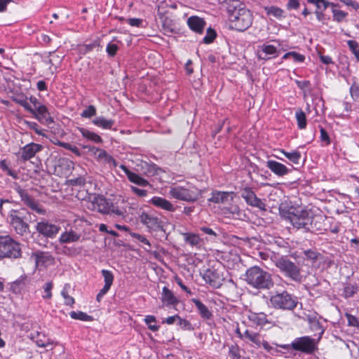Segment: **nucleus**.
<instances>
[{"instance_id": "0e129e2a", "label": "nucleus", "mask_w": 359, "mask_h": 359, "mask_svg": "<svg viewBox=\"0 0 359 359\" xmlns=\"http://www.w3.org/2000/svg\"><path fill=\"white\" fill-rule=\"evenodd\" d=\"M127 22L132 27H140L142 26L143 20L140 18H128Z\"/></svg>"}, {"instance_id": "4be33fe9", "label": "nucleus", "mask_w": 359, "mask_h": 359, "mask_svg": "<svg viewBox=\"0 0 359 359\" xmlns=\"http://www.w3.org/2000/svg\"><path fill=\"white\" fill-rule=\"evenodd\" d=\"M187 24L192 31L198 34H202L206 22L201 18L198 16H191L187 20Z\"/></svg>"}, {"instance_id": "cd10ccee", "label": "nucleus", "mask_w": 359, "mask_h": 359, "mask_svg": "<svg viewBox=\"0 0 359 359\" xmlns=\"http://www.w3.org/2000/svg\"><path fill=\"white\" fill-rule=\"evenodd\" d=\"M140 167L142 172L149 177L158 175V170H161L154 163H149L147 162H142Z\"/></svg>"}, {"instance_id": "9d476101", "label": "nucleus", "mask_w": 359, "mask_h": 359, "mask_svg": "<svg viewBox=\"0 0 359 359\" xmlns=\"http://www.w3.org/2000/svg\"><path fill=\"white\" fill-rule=\"evenodd\" d=\"M241 195L248 205L257 208L261 210H266L265 203L257 196L251 188L245 187L242 189Z\"/></svg>"}, {"instance_id": "864d4df0", "label": "nucleus", "mask_w": 359, "mask_h": 359, "mask_svg": "<svg viewBox=\"0 0 359 359\" xmlns=\"http://www.w3.org/2000/svg\"><path fill=\"white\" fill-rule=\"evenodd\" d=\"M345 316L348 321V325L351 327H359V317L346 313Z\"/></svg>"}, {"instance_id": "473e14b6", "label": "nucleus", "mask_w": 359, "mask_h": 359, "mask_svg": "<svg viewBox=\"0 0 359 359\" xmlns=\"http://www.w3.org/2000/svg\"><path fill=\"white\" fill-rule=\"evenodd\" d=\"M242 339H248L259 347L261 345L260 335L257 332H252L246 329L243 334Z\"/></svg>"}, {"instance_id": "8fccbe9b", "label": "nucleus", "mask_w": 359, "mask_h": 359, "mask_svg": "<svg viewBox=\"0 0 359 359\" xmlns=\"http://www.w3.org/2000/svg\"><path fill=\"white\" fill-rule=\"evenodd\" d=\"M101 273L102 276L104 277V285L111 286L114 278L111 271L106 269H102Z\"/></svg>"}, {"instance_id": "6ab92c4d", "label": "nucleus", "mask_w": 359, "mask_h": 359, "mask_svg": "<svg viewBox=\"0 0 359 359\" xmlns=\"http://www.w3.org/2000/svg\"><path fill=\"white\" fill-rule=\"evenodd\" d=\"M120 168L124 172L130 182L140 187H147L149 184L147 180L130 171L126 165H121Z\"/></svg>"}, {"instance_id": "0eeeda50", "label": "nucleus", "mask_w": 359, "mask_h": 359, "mask_svg": "<svg viewBox=\"0 0 359 359\" xmlns=\"http://www.w3.org/2000/svg\"><path fill=\"white\" fill-rule=\"evenodd\" d=\"M29 214L25 210H11L8 214L10 224L15 231L23 236L30 232L29 225L27 222V216Z\"/></svg>"}, {"instance_id": "052dcab7", "label": "nucleus", "mask_w": 359, "mask_h": 359, "mask_svg": "<svg viewBox=\"0 0 359 359\" xmlns=\"http://www.w3.org/2000/svg\"><path fill=\"white\" fill-rule=\"evenodd\" d=\"M177 324L183 330H191L192 329L191 323L186 320L182 319L179 316V318L177 320Z\"/></svg>"}, {"instance_id": "79ce46f5", "label": "nucleus", "mask_w": 359, "mask_h": 359, "mask_svg": "<svg viewBox=\"0 0 359 359\" xmlns=\"http://www.w3.org/2000/svg\"><path fill=\"white\" fill-rule=\"evenodd\" d=\"M289 57H292L294 62H303L305 60V56L299 53L292 51L286 53L283 56V59L286 60Z\"/></svg>"}, {"instance_id": "a878e982", "label": "nucleus", "mask_w": 359, "mask_h": 359, "mask_svg": "<svg viewBox=\"0 0 359 359\" xmlns=\"http://www.w3.org/2000/svg\"><path fill=\"white\" fill-rule=\"evenodd\" d=\"M81 235L78 234L74 231H64L59 238V242L60 243H69L72 242H76L80 239Z\"/></svg>"}, {"instance_id": "de8ad7c7", "label": "nucleus", "mask_w": 359, "mask_h": 359, "mask_svg": "<svg viewBox=\"0 0 359 359\" xmlns=\"http://www.w3.org/2000/svg\"><path fill=\"white\" fill-rule=\"evenodd\" d=\"M216 36L217 34L215 29H212L211 27H209L207 29L206 34L204 36L203 41L206 44L211 43L215 40Z\"/></svg>"}, {"instance_id": "4c0bfd02", "label": "nucleus", "mask_w": 359, "mask_h": 359, "mask_svg": "<svg viewBox=\"0 0 359 359\" xmlns=\"http://www.w3.org/2000/svg\"><path fill=\"white\" fill-rule=\"evenodd\" d=\"M69 316L73 319L80 320L81 321H92L93 318L82 311H71Z\"/></svg>"}, {"instance_id": "5701e85b", "label": "nucleus", "mask_w": 359, "mask_h": 359, "mask_svg": "<svg viewBox=\"0 0 359 359\" xmlns=\"http://www.w3.org/2000/svg\"><path fill=\"white\" fill-rule=\"evenodd\" d=\"M110 201L102 196L95 197L93 203L95 209L103 214H109Z\"/></svg>"}, {"instance_id": "aec40b11", "label": "nucleus", "mask_w": 359, "mask_h": 359, "mask_svg": "<svg viewBox=\"0 0 359 359\" xmlns=\"http://www.w3.org/2000/svg\"><path fill=\"white\" fill-rule=\"evenodd\" d=\"M266 167L276 175L283 177L289 173L290 169L285 165L273 161L269 160L266 161Z\"/></svg>"}, {"instance_id": "f3484780", "label": "nucleus", "mask_w": 359, "mask_h": 359, "mask_svg": "<svg viewBox=\"0 0 359 359\" xmlns=\"http://www.w3.org/2000/svg\"><path fill=\"white\" fill-rule=\"evenodd\" d=\"M211 195L208 201L215 203H226L233 201L235 193L233 191H215L212 192Z\"/></svg>"}, {"instance_id": "a211bd4d", "label": "nucleus", "mask_w": 359, "mask_h": 359, "mask_svg": "<svg viewBox=\"0 0 359 359\" xmlns=\"http://www.w3.org/2000/svg\"><path fill=\"white\" fill-rule=\"evenodd\" d=\"M203 278L206 283L215 288H219L222 285V279L220 278L219 273L214 269H207Z\"/></svg>"}, {"instance_id": "72a5a7b5", "label": "nucleus", "mask_w": 359, "mask_h": 359, "mask_svg": "<svg viewBox=\"0 0 359 359\" xmlns=\"http://www.w3.org/2000/svg\"><path fill=\"white\" fill-rule=\"evenodd\" d=\"M41 334L39 332H36V333H31L30 334V339L34 340L39 347H43L46 348L49 346H53V341L50 339H48L46 340H43L40 338Z\"/></svg>"}, {"instance_id": "7c9ffc66", "label": "nucleus", "mask_w": 359, "mask_h": 359, "mask_svg": "<svg viewBox=\"0 0 359 359\" xmlns=\"http://www.w3.org/2000/svg\"><path fill=\"white\" fill-rule=\"evenodd\" d=\"M82 136L87 140L95 143H102L103 142L102 137L97 133L89 130L88 129L81 128L79 129Z\"/></svg>"}, {"instance_id": "e433bc0d", "label": "nucleus", "mask_w": 359, "mask_h": 359, "mask_svg": "<svg viewBox=\"0 0 359 359\" xmlns=\"http://www.w3.org/2000/svg\"><path fill=\"white\" fill-rule=\"evenodd\" d=\"M265 11L267 15H272L277 19H281L285 17L283 15L284 11L277 6L266 7Z\"/></svg>"}, {"instance_id": "774afa93", "label": "nucleus", "mask_w": 359, "mask_h": 359, "mask_svg": "<svg viewBox=\"0 0 359 359\" xmlns=\"http://www.w3.org/2000/svg\"><path fill=\"white\" fill-rule=\"evenodd\" d=\"M70 184L73 186H84L86 184V179L83 177H79L70 180Z\"/></svg>"}, {"instance_id": "c756f323", "label": "nucleus", "mask_w": 359, "mask_h": 359, "mask_svg": "<svg viewBox=\"0 0 359 359\" xmlns=\"http://www.w3.org/2000/svg\"><path fill=\"white\" fill-rule=\"evenodd\" d=\"M93 123L103 129L110 130L114 125L115 121L112 119H107L103 116H98L93 120Z\"/></svg>"}, {"instance_id": "412c9836", "label": "nucleus", "mask_w": 359, "mask_h": 359, "mask_svg": "<svg viewBox=\"0 0 359 359\" xmlns=\"http://www.w3.org/2000/svg\"><path fill=\"white\" fill-rule=\"evenodd\" d=\"M150 202L154 206L169 212H175L177 208L171 202L159 196L153 197Z\"/></svg>"}, {"instance_id": "4468645a", "label": "nucleus", "mask_w": 359, "mask_h": 359, "mask_svg": "<svg viewBox=\"0 0 359 359\" xmlns=\"http://www.w3.org/2000/svg\"><path fill=\"white\" fill-rule=\"evenodd\" d=\"M30 113L42 124L49 126L54 123V120L51 117L48 108L43 104L39 107L38 109H34V112Z\"/></svg>"}, {"instance_id": "ddd939ff", "label": "nucleus", "mask_w": 359, "mask_h": 359, "mask_svg": "<svg viewBox=\"0 0 359 359\" xmlns=\"http://www.w3.org/2000/svg\"><path fill=\"white\" fill-rule=\"evenodd\" d=\"M18 193L20 196L22 201L30 209L39 214H45L46 210L41 207V205H40L39 202L31 196H29L25 191L20 189Z\"/></svg>"}, {"instance_id": "7ed1b4c3", "label": "nucleus", "mask_w": 359, "mask_h": 359, "mask_svg": "<svg viewBox=\"0 0 359 359\" xmlns=\"http://www.w3.org/2000/svg\"><path fill=\"white\" fill-rule=\"evenodd\" d=\"M281 216L297 229H304L306 231L312 228L313 216L312 213L305 209L291 208L287 211L280 212Z\"/></svg>"}, {"instance_id": "c85d7f7f", "label": "nucleus", "mask_w": 359, "mask_h": 359, "mask_svg": "<svg viewBox=\"0 0 359 359\" xmlns=\"http://www.w3.org/2000/svg\"><path fill=\"white\" fill-rule=\"evenodd\" d=\"M27 283V277L26 276H21L18 279L11 283V288L14 293L18 294L25 287Z\"/></svg>"}, {"instance_id": "13d9d810", "label": "nucleus", "mask_w": 359, "mask_h": 359, "mask_svg": "<svg viewBox=\"0 0 359 359\" xmlns=\"http://www.w3.org/2000/svg\"><path fill=\"white\" fill-rule=\"evenodd\" d=\"M61 294L65 299V304L72 306L74 304V299L68 294V292L66 290V286L63 288L61 292Z\"/></svg>"}, {"instance_id": "393cba45", "label": "nucleus", "mask_w": 359, "mask_h": 359, "mask_svg": "<svg viewBox=\"0 0 359 359\" xmlns=\"http://www.w3.org/2000/svg\"><path fill=\"white\" fill-rule=\"evenodd\" d=\"M191 302L195 304L200 316L203 319L209 320L212 316L211 311L208 307L198 299H192Z\"/></svg>"}, {"instance_id": "bf43d9fd", "label": "nucleus", "mask_w": 359, "mask_h": 359, "mask_svg": "<svg viewBox=\"0 0 359 359\" xmlns=\"http://www.w3.org/2000/svg\"><path fill=\"white\" fill-rule=\"evenodd\" d=\"M53 288V283L47 282L43 285V290L46 293L45 295L43 296V299H50L52 297L51 290Z\"/></svg>"}, {"instance_id": "58836bf2", "label": "nucleus", "mask_w": 359, "mask_h": 359, "mask_svg": "<svg viewBox=\"0 0 359 359\" xmlns=\"http://www.w3.org/2000/svg\"><path fill=\"white\" fill-rule=\"evenodd\" d=\"M295 117L299 129L306 127V118L305 113L302 109H298L295 113Z\"/></svg>"}, {"instance_id": "e2e57ef3", "label": "nucleus", "mask_w": 359, "mask_h": 359, "mask_svg": "<svg viewBox=\"0 0 359 359\" xmlns=\"http://www.w3.org/2000/svg\"><path fill=\"white\" fill-rule=\"evenodd\" d=\"M104 163L108 164L109 166L116 167V160L109 155L107 152L104 156L102 161Z\"/></svg>"}, {"instance_id": "c03bdc74", "label": "nucleus", "mask_w": 359, "mask_h": 359, "mask_svg": "<svg viewBox=\"0 0 359 359\" xmlns=\"http://www.w3.org/2000/svg\"><path fill=\"white\" fill-rule=\"evenodd\" d=\"M13 100L20 104V106L23 107L27 111L29 112H34V109L32 107L30 104L28 102L27 99L23 98L22 97H13Z\"/></svg>"}, {"instance_id": "2f4dec72", "label": "nucleus", "mask_w": 359, "mask_h": 359, "mask_svg": "<svg viewBox=\"0 0 359 359\" xmlns=\"http://www.w3.org/2000/svg\"><path fill=\"white\" fill-rule=\"evenodd\" d=\"M250 320L257 325L261 326L271 323V321L268 320L267 316L264 313H252L250 316Z\"/></svg>"}, {"instance_id": "603ef678", "label": "nucleus", "mask_w": 359, "mask_h": 359, "mask_svg": "<svg viewBox=\"0 0 359 359\" xmlns=\"http://www.w3.org/2000/svg\"><path fill=\"white\" fill-rule=\"evenodd\" d=\"M229 355L231 359H240V348L237 344H233L229 346Z\"/></svg>"}, {"instance_id": "a19ab883", "label": "nucleus", "mask_w": 359, "mask_h": 359, "mask_svg": "<svg viewBox=\"0 0 359 359\" xmlns=\"http://www.w3.org/2000/svg\"><path fill=\"white\" fill-rule=\"evenodd\" d=\"M125 212L126 211L123 208H120L116 204L110 202L108 215H112L114 216L123 217Z\"/></svg>"}, {"instance_id": "37998d69", "label": "nucleus", "mask_w": 359, "mask_h": 359, "mask_svg": "<svg viewBox=\"0 0 359 359\" xmlns=\"http://www.w3.org/2000/svg\"><path fill=\"white\" fill-rule=\"evenodd\" d=\"M156 321V318L154 316H145L144 322L147 325L148 328L153 332H156L160 328L159 325H156L155 324Z\"/></svg>"}, {"instance_id": "f8f14e48", "label": "nucleus", "mask_w": 359, "mask_h": 359, "mask_svg": "<svg viewBox=\"0 0 359 359\" xmlns=\"http://www.w3.org/2000/svg\"><path fill=\"white\" fill-rule=\"evenodd\" d=\"M60 227L55 224L48 222L46 220H43L37 222L36 225V230L40 234L45 237L53 238L58 233Z\"/></svg>"}, {"instance_id": "b1692460", "label": "nucleus", "mask_w": 359, "mask_h": 359, "mask_svg": "<svg viewBox=\"0 0 359 359\" xmlns=\"http://www.w3.org/2000/svg\"><path fill=\"white\" fill-rule=\"evenodd\" d=\"M161 301L166 306H175L178 304V299L167 287H163V288Z\"/></svg>"}, {"instance_id": "39448f33", "label": "nucleus", "mask_w": 359, "mask_h": 359, "mask_svg": "<svg viewBox=\"0 0 359 359\" xmlns=\"http://www.w3.org/2000/svg\"><path fill=\"white\" fill-rule=\"evenodd\" d=\"M169 194L175 199L187 202H195L201 197V190L187 183L186 186H175L171 187Z\"/></svg>"}, {"instance_id": "ea45409f", "label": "nucleus", "mask_w": 359, "mask_h": 359, "mask_svg": "<svg viewBox=\"0 0 359 359\" xmlns=\"http://www.w3.org/2000/svg\"><path fill=\"white\" fill-rule=\"evenodd\" d=\"M280 152L284 154V156L292 161L293 163L298 164L299 161L301 158V153L298 151H293L292 152H287L284 150H281Z\"/></svg>"}, {"instance_id": "9b49d317", "label": "nucleus", "mask_w": 359, "mask_h": 359, "mask_svg": "<svg viewBox=\"0 0 359 359\" xmlns=\"http://www.w3.org/2000/svg\"><path fill=\"white\" fill-rule=\"evenodd\" d=\"M139 218L141 223L152 231L163 229V221L153 214L142 212L140 215Z\"/></svg>"}, {"instance_id": "680f3d73", "label": "nucleus", "mask_w": 359, "mask_h": 359, "mask_svg": "<svg viewBox=\"0 0 359 359\" xmlns=\"http://www.w3.org/2000/svg\"><path fill=\"white\" fill-rule=\"evenodd\" d=\"M117 50H118V46L116 44L109 43L107 46L106 51L110 57L115 56Z\"/></svg>"}, {"instance_id": "6e6d98bb", "label": "nucleus", "mask_w": 359, "mask_h": 359, "mask_svg": "<svg viewBox=\"0 0 359 359\" xmlns=\"http://www.w3.org/2000/svg\"><path fill=\"white\" fill-rule=\"evenodd\" d=\"M332 13L334 20L338 22H341L348 15L347 13L343 11L336 9H332Z\"/></svg>"}, {"instance_id": "09e8293b", "label": "nucleus", "mask_w": 359, "mask_h": 359, "mask_svg": "<svg viewBox=\"0 0 359 359\" xmlns=\"http://www.w3.org/2000/svg\"><path fill=\"white\" fill-rule=\"evenodd\" d=\"M304 255L306 259L311 260L313 262H316L320 256V253L317 252L315 250H307L304 251Z\"/></svg>"}, {"instance_id": "49530a36", "label": "nucleus", "mask_w": 359, "mask_h": 359, "mask_svg": "<svg viewBox=\"0 0 359 359\" xmlns=\"http://www.w3.org/2000/svg\"><path fill=\"white\" fill-rule=\"evenodd\" d=\"M162 28L165 34H172L175 32V28L172 25V20L168 18H165L163 21Z\"/></svg>"}, {"instance_id": "c9c22d12", "label": "nucleus", "mask_w": 359, "mask_h": 359, "mask_svg": "<svg viewBox=\"0 0 359 359\" xmlns=\"http://www.w3.org/2000/svg\"><path fill=\"white\" fill-rule=\"evenodd\" d=\"M307 1L309 4H312L316 6V11H325L330 6H332V7L336 6V4L334 3H330L326 0H307Z\"/></svg>"}, {"instance_id": "dca6fc26", "label": "nucleus", "mask_w": 359, "mask_h": 359, "mask_svg": "<svg viewBox=\"0 0 359 359\" xmlns=\"http://www.w3.org/2000/svg\"><path fill=\"white\" fill-rule=\"evenodd\" d=\"M42 145L36 143H29L20 149V157L23 161H28L33 158L36 153L41 151Z\"/></svg>"}, {"instance_id": "f704fd0d", "label": "nucleus", "mask_w": 359, "mask_h": 359, "mask_svg": "<svg viewBox=\"0 0 359 359\" xmlns=\"http://www.w3.org/2000/svg\"><path fill=\"white\" fill-rule=\"evenodd\" d=\"M184 239L186 243L190 245L192 247L200 245L201 242L198 235L191 233H184Z\"/></svg>"}, {"instance_id": "69168bd1", "label": "nucleus", "mask_w": 359, "mask_h": 359, "mask_svg": "<svg viewBox=\"0 0 359 359\" xmlns=\"http://www.w3.org/2000/svg\"><path fill=\"white\" fill-rule=\"evenodd\" d=\"M355 292H356V290H355V287L352 285H348L344 287V293L345 297H346V298L353 297Z\"/></svg>"}, {"instance_id": "2eb2a0df", "label": "nucleus", "mask_w": 359, "mask_h": 359, "mask_svg": "<svg viewBox=\"0 0 359 359\" xmlns=\"http://www.w3.org/2000/svg\"><path fill=\"white\" fill-rule=\"evenodd\" d=\"M31 257L34 259L36 266H47L54 262V257L48 252L36 251L32 254Z\"/></svg>"}, {"instance_id": "f257e3e1", "label": "nucleus", "mask_w": 359, "mask_h": 359, "mask_svg": "<svg viewBox=\"0 0 359 359\" xmlns=\"http://www.w3.org/2000/svg\"><path fill=\"white\" fill-rule=\"evenodd\" d=\"M227 12L229 27L231 29L243 32L251 27L253 22L252 13L239 1L230 0L228 2Z\"/></svg>"}, {"instance_id": "6e6552de", "label": "nucleus", "mask_w": 359, "mask_h": 359, "mask_svg": "<svg viewBox=\"0 0 359 359\" xmlns=\"http://www.w3.org/2000/svg\"><path fill=\"white\" fill-rule=\"evenodd\" d=\"M22 256L20 244L10 236H0V259H17Z\"/></svg>"}, {"instance_id": "5fc2aeb1", "label": "nucleus", "mask_w": 359, "mask_h": 359, "mask_svg": "<svg viewBox=\"0 0 359 359\" xmlns=\"http://www.w3.org/2000/svg\"><path fill=\"white\" fill-rule=\"evenodd\" d=\"M347 44L352 53L357 58L358 56L359 55V43L355 41L348 40L347 41Z\"/></svg>"}, {"instance_id": "338daca9", "label": "nucleus", "mask_w": 359, "mask_h": 359, "mask_svg": "<svg viewBox=\"0 0 359 359\" xmlns=\"http://www.w3.org/2000/svg\"><path fill=\"white\" fill-rule=\"evenodd\" d=\"M350 93L353 99H359V85L353 84L350 88Z\"/></svg>"}, {"instance_id": "f03ea898", "label": "nucleus", "mask_w": 359, "mask_h": 359, "mask_svg": "<svg viewBox=\"0 0 359 359\" xmlns=\"http://www.w3.org/2000/svg\"><path fill=\"white\" fill-rule=\"evenodd\" d=\"M245 280L250 286L257 290H270L273 286L271 274L257 266L246 271Z\"/></svg>"}, {"instance_id": "423d86ee", "label": "nucleus", "mask_w": 359, "mask_h": 359, "mask_svg": "<svg viewBox=\"0 0 359 359\" xmlns=\"http://www.w3.org/2000/svg\"><path fill=\"white\" fill-rule=\"evenodd\" d=\"M275 266L290 280L297 283L302 281V276L300 267L294 262L290 261L287 257H281L276 259Z\"/></svg>"}, {"instance_id": "20e7f679", "label": "nucleus", "mask_w": 359, "mask_h": 359, "mask_svg": "<svg viewBox=\"0 0 359 359\" xmlns=\"http://www.w3.org/2000/svg\"><path fill=\"white\" fill-rule=\"evenodd\" d=\"M270 303L273 308L281 310H293L297 305V298L287 291L271 292Z\"/></svg>"}, {"instance_id": "1a4fd4ad", "label": "nucleus", "mask_w": 359, "mask_h": 359, "mask_svg": "<svg viewBox=\"0 0 359 359\" xmlns=\"http://www.w3.org/2000/svg\"><path fill=\"white\" fill-rule=\"evenodd\" d=\"M291 348L310 355L318 349V346L315 339L309 336H304L296 338L291 343Z\"/></svg>"}, {"instance_id": "a18cd8bd", "label": "nucleus", "mask_w": 359, "mask_h": 359, "mask_svg": "<svg viewBox=\"0 0 359 359\" xmlns=\"http://www.w3.org/2000/svg\"><path fill=\"white\" fill-rule=\"evenodd\" d=\"M225 213H229L236 218H240L243 215L242 210L236 205L225 208Z\"/></svg>"}, {"instance_id": "3c124183", "label": "nucleus", "mask_w": 359, "mask_h": 359, "mask_svg": "<svg viewBox=\"0 0 359 359\" xmlns=\"http://www.w3.org/2000/svg\"><path fill=\"white\" fill-rule=\"evenodd\" d=\"M133 237L137 239L138 241L144 243L147 245V248H144L146 251H150L151 250V245L149 240L143 235L139 233H133Z\"/></svg>"}, {"instance_id": "bb28decb", "label": "nucleus", "mask_w": 359, "mask_h": 359, "mask_svg": "<svg viewBox=\"0 0 359 359\" xmlns=\"http://www.w3.org/2000/svg\"><path fill=\"white\" fill-rule=\"evenodd\" d=\"M259 48L264 53V56L259 55V58L262 60H269L278 55L277 48L273 45L263 44Z\"/></svg>"}, {"instance_id": "4d7b16f0", "label": "nucleus", "mask_w": 359, "mask_h": 359, "mask_svg": "<svg viewBox=\"0 0 359 359\" xmlns=\"http://www.w3.org/2000/svg\"><path fill=\"white\" fill-rule=\"evenodd\" d=\"M96 114V108L93 105H89L84 109L81 116L83 118H90Z\"/></svg>"}]
</instances>
